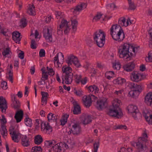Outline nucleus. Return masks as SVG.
<instances>
[{"label": "nucleus", "mask_w": 152, "mask_h": 152, "mask_svg": "<svg viewBox=\"0 0 152 152\" xmlns=\"http://www.w3.org/2000/svg\"><path fill=\"white\" fill-rule=\"evenodd\" d=\"M133 117L134 119L136 120L141 119L142 118L141 114L139 112V111L138 112H135L132 114Z\"/></svg>", "instance_id": "nucleus-36"}, {"label": "nucleus", "mask_w": 152, "mask_h": 152, "mask_svg": "<svg viewBox=\"0 0 152 152\" xmlns=\"http://www.w3.org/2000/svg\"><path fill=\"white\" fill-rule=\"evenodd\" d=\"M144 102L148 106L152 107V93H148L145 97Z\"/></svg>", "instance_id": "nucleus-16"}, {"label": "nucleus", "mask_w": 152, "mask_h": 152, "mask_svg": "<svg viewBox=\"0 0 152 152\" xmlns=\"http://www.w3.org/2000/svg\"><path fill=\"white\" fill-rule=\"evenodd\" d=\"M45 50L43 49H41L39 52V56L40 57H43L45 56Z\"/></svg>", "instance_id": "nucleus-60"}, {"label": "nucleus", "mask_w": 152, "mask_h": 152, "mask_svg": "<svg viewBox=\"0 0 152 152\" xmlns=\"http://www.w3.org/2000/svg\"><path fill=\"white\" fill-rule=\"evenodd\" d=\"M25 124L27 126L31 127L32 125V120L28 117H26L24 119Z\"/></svg>", "instance_id": "nucleus-42"}, {"label": "nucleus", "mask_w": 152, "mask_h": 152, "mask_svg": "<svg viewBox=\"0 0 152 152\" xmlns=\"http://www.w3.org/2000/svg\"><path fill=\"white\" fill-rule=\"evenodd\" d=\"M136 147L138 150H142L144 148H146L147 147L146 143L145 141H143L141 140L138 139V142H137L136 144Z\"/></svg>", "instance_id": "nucleus-24"}, {"label": "nucleus", "mask_w": 152, "mask_h": 152, "mask_svg": "<svg viewBox=\"0 0 152 152\" xmlns=\"http://www.w3.org/2000/svg\"><path fill=\"white\" fill-rule=\"evenodd\" d=\"M144 76L139 73L137 72L134 71L132 72L130 75L131 79L133 82H138L141 81L144 78Z\"/></svg>", "instance_id": "nucleus-5"}, {"label": "nucleus", "mask_w": 152, "mask_h": 152, "mask_svg": "<svg viewBox=\"0 0 152 152\" xmlns=\"http://www.w3.org/2000/svg\"><path fill=\"white\" fill-rule=\"evenodd\" d=\"M18 133H17L15 131H13L12 132V138L14 142H18L19 140L18 139Z\"/></svg>", "instance_id": "nucleus-39"}, {"label": "nucleus", "mask_w": 152, "mask_h": 152, "mask_svg": "<svg viewBox=\"0 0 152 152\" xmlns=\"http://www.w3.org/2000/svg\"><path fill=\"white\" fill-rule=\"evenodd\" d=\"M75 58H76V56L72 55H70L68 57L67 60L66 61V62L69 66H70L73 63V61H74V59H75Z\"/></svg>", "instance_id": "nucleus-35"}, {"label": "nucleus", "mask_w": 152, "mask_h": 152, "mask_svg": "<svg viewBox=\"0 0 152 152\" xmlns=\"http://www.w3.org/2000/svg\"><path fill=\"white\" fill-rule=\"evenodd\" d=\"M88 91L90 92H93L94 91L95 93H98L99 89L95 85L89 86L88 87Z\"/></svg>", "instance_id": "nucleus-34"}, {"label": "nucleus", "mask_w": 152, "mask_h": 152, "mask_svg": "<svg viewBox=\"0 0 152 152\" xmlns=\"http://www.w3.org/2000/svg\"><path fill=\"white\" fill-rule=\"evenodd\" d=\"M126 81L125 79L121 77H118L116 79H115L113 81V83L116 84L122 85Z\"/></svg>", "instance_id": "nucleus-32"}, {"label": "nucleus", "mask_w": 152, "mask_h": 152, "mask_svg": "<svg viewBox=\"0 0 152 152\" xmlns=\"http://www.w3.org/2000/svg\"><path fill=\"white\" fill-rule=\"evenodd\" d=\"M7 108V101L2 96H0V109L2 113H6Z\"/></svg>", "instance_id": "nucleus-11"}, {"label": "nucleus", "mask_w": 152, "mask_h": 152, "mask_svg": "<svg viewBox=\"0 0 152 152\" xmlns=\"http://www.w3.org/2000/svg\"><path fill=\"white\" fill-rule=\"evenodd\" d=\"M21 36L20 33L18 31H14L12 33V39L16 43L20 44Z\"/></svg>", "instance_id": "nucleus-18"}, {"label": "nucleus", "mask_w": 152, "mask_h": 152, "mask_svg": "<svg viewBox=\"0 0 152 152\" xmlns=\"http://www.w3.org/2000/svg\"><path fill=\"white\" fill-rule=\"evenodd\" d=\"M129 113H130L132 114L135 112H138V110L137 106L133 105H129L126 108Z\"/></svg>", "instance_id": "nucleus-26"}, {"label": "nucleus", "mask_w": 152, "mask_h": 152, "mask_svg": "<svg viewBox=\"0 0 152 152\" xmlns=\"http://www.w3.org/2000/svg\"><path fill=\"white\" fill-rule=\"evenodd\" d=\"M36 42L34 39H32L31 40V47L33 49H35L37 47L35 45Z\"/></svg>", "instance_id": "nucleus-57"}, {"label": "nucleus", "mask_w": 152, "mask_h": 152, "mask_svg": "<svg viewBox=\"0 0 152 152\" xmlns=\"http://www.w3.org/2000/svg\"><path fill=\"white\" fill-rule=\"evenodd\" d=\"M47 72H46L44 74H42V77L41 79V80L42 81H45V80H48V76L47 74Z\"/></svg>", "instance_id": "nucleus-58"}, {"label": "nucleus", "mask_w": 152, "mask_h": 152, "mask_svg": "<svg viewBox=\"0 0 152 152\" xmlns=\"http://www.w3.org/2000/svg\"><path fill=\"white\" fill-rule=\"evenodd\" d=\"M113 104V106L110 107L107 114L109 116L120 118L123 115L121 109L119 107L121 101L118 99Z\"/></svg>", "instance_id": "nucleus-2"}, {"label": "nucleus", "mask_w": 152, "mask_h": 152, "mask_svg": "<svg viewBox=\"0 0 152 152\" xmlns=\"http://www.w3.org/2000/svg\"><path fill=\"white\" fill-rule=\"evenodd\" d=\"M125 22L126 19L124 18H121L118 20V25H120L121 27L124 26Z\"/></svg>", "instance_id": "nucleus-44"}, {"label": "nucleus", "mask_w": 152, "mask_h": 152, "mask_svg": "<svg viewBox=\"0 0 152 152\" xmlns=\"http://www.w3.org/2000/svg\"><path fill=\"white\" fill-rule=\"evenodd\" d=\"M113 39L115 41L120 42L122 41L125 38V34L121 27H120L119 31L115 34L111 35Z\"/></svg>", "instance_id": "nucleus-4"}, {"label": "nucleus", "mask_w": 152, "mask_h": 152, "mask_svg": "<svg viewBox=\"0 0 152 152\" xmlns=\"http://www.w3.org/2000/svg\"><path fill=\"white\" fill-rule=\"evenodd\" d=\"M142 135V137H139L138 139L139 140L141 139V140H143V141H144L145 143L147 142H148L147 138L148 137L145 130L144 131V132L143 133Z\"/></svg>", "instance_id": "nucleus-38"}, {"label": "nucleus", "mask_w": 152, "mask_h": 152, "mask_svg": "<svg viewBox=\"0 0 152 152\" xmlns=\"http://www.w3.org/2000/svg\"><path fill=\"white\" fill-rule=\"evenodd\" d=\"M102 15L100 13H98L93 18V20L97 21L100 19Z\"/></svg>", "instance_id": "nucleus-61"}, {"label": "nucleus", "mask_w": 152, "mask_h": 152, "mask_svg": "<svg viewBox=\"0 0 152 152\" xmlns=\"http://www.w3.org/2000/svg\"><path fill=\"white\" fill-rule=\"evenodd\" d=\"M128 86L132 90L129 92L128 96L133 98L138 95L143 89L142 85H137L133 82L129 83Z\"/></svg>", "instance_id": "nucleus-3"}, {"label": "nucleus", "mask_w": 152, "mask_h": 152, "mask_svg": "<svg viewBox=\"0 0 152 152\" xmlns=\"http://www.w3.org/2000/svg\"><path fill=\"white\" fill-rule=\"evenodd\" d=\"M74 77L75 78L76 82L77 84L79 83L81 79V75H75L74 76Z\"/></svg>", "instance_id": "nucleus-49"}, {"label": "nucleus", "mask_w": 152, "mask_h": 152, "mask_svg": "<svg viewBox=\"0 0 152 152\" xmlns=\"http://www.w3.org/2000/svg\"><path fill=\"white\" fill-rule=\"evenodd\" d=\"M32 150L33 151L32 152H41L42 148L40 146H36L33 147Z\"/></svg>", "instance_id": "nucleus-47"}, {"label": "nucleus", "mask_w": 152, "mask_h": 152, "mask_svg": "<svg viewBox=\"0 0 152 152\" xmlns=\"http://www.w3.org/2000/svg\"><path fill=\"white\" fill-rule=\"evenodd\" d=\"M120 27H121V26L117 24L113 25L110 29V35H113V34L117 33L120 30Z\"/></svg>", "instance_id": "nucleus-23"}, {"label": "nucleus", "mask_w": 152, "mask_h": 152, "mask_svg": "<svg viewBox=\"0 0 152 152\" xmlns=\"http://www.w3.org/2000/svg\"><path fill=\"white\" fill-rule=\"evenodd\" d=\"M74 108L73 110V114L78 115L81 113V110L80 105L78 104L77 102L75 101L73 103Z\"/></svg>", "instance_id": "nucleus-19"}, {"label": "nucleus", "mask_w": 152, "mask_h": 152, "mask_svg": "<svg viewBox=\"0 0 152 152\" xmlns=\"http://www.w3.org/2000/svg\"><path fill=\"white\" fill-rule=\"evenodd\" d=\"M99 146V142H95L94 144V151L93 152H97L98 148Z\"/></svg>", "instance_id": "nucleus-56"}, {"label": "nucleus", "mask_w": 152, "mask_h": 152, "mask_svg": "<svg viewBox=\"0 0 152 152\" xmlns=\"http://www.w3.org/2000/svg\"><path fill=\"white\" fill-rule=\"evenodd\" d=\"M1 116L2 119H0L1 126V129H0V131L2 135L4 137V136H7V134L6 126L5 125V124L7 123V121L3 115H2Z\"/></svg>", "instance_id": "nucleus-6"}, {"label": "nucleus", "mask_w": 152, "mask_h": 152, "mask_svg": "<svg viewBox=\"0 0 152 152\" xmlns=\"http://www.w3.org/2000/svg\"><path fill=\"white\" fill-rule=\"evenodd\" d=\"M87 6L86 4L82 3L78 4L75 7L71 8L70 10L73 13L76 14L77 12H80L86 8Z\"/></svg>", "instance_id": "nucleus-9"}, {"label": "nucleus", "mask_w": 152, "mask_h": 152, "mask_svg": "<svg viewBox=\"0 0 152 152\" xmlns=\"http://www.w3.org/2000/svg\"><path fill=\"white\" fill-rule=\"evenodd\" d=\"M73 63L77 68H78L81 66L79 61L76 57V58H75V59H74V61H73Z\"/></svg>", "instance_id": "nucleus-51"}, {"label": "nucleus", "mask_w": 152, "mask_h": 152, "mask_svg": "<svg viewBox=\"0 0 152 152\" xmlns=\"http://www.w3.org/2000/svg\"><path fill=\"white\" fill-rule=\"evenodd\" d=\"M68 23L66 20L63 19L61 23V24L60 25L62 28H64L67 26H69L68 25Z\"/></svg>", "instance_id": "nucleus-45"}, {"label": "nucleus", "mask_w": 152, "mask_h": 152, "mask_svg": "<svg viewBox=\"0 0 152 152\" xmlns=\"http://www.w3.org/2000/svg\"><path fill=\"white\" fill-rule=\"evenodd\" d=\"M1 86L3 89H7L8 88L7 82L5 81L1 82Z\"/></svg>", "instance_id": "nucleus-54"}, {"label": "nucleus", "mask_w": 152, "mask_h": 152, "mask_svg": "<svg viewBox=\"0 0 152 152\" xmlns=\"http://www.w3.org/2000/svg\"><path fill=\"white\" fill-rule=\"evenodd\" d=\"M73 129H71L72 133L75 135L80 134L81 132V128L80 125L77 124H75L72 126Z\"/></svg>", "instance_id": "nucleus-17"}, {"label": "nucleus", "mask_w": 152, "mask_h": 152, "mask_svg": "<svg viewBox=\"0 0 152 152\" xmlns=\"http://www.w3.org/2000/svg\"><path fill=\"white\" fill-rule=\"evenodd\" d=\"M64 148L67 149L69 147L68 145L64 142H61L57 143V145H56L54 148L55 149H57L56 151V150L54 151V150L53 149L52 150V152H61L62 149Z\"/></svg>", "instance_id": "nucleus-12"}, {"label": "nucleus", "mask_w": 152, "mask_h": 152, "mask_svg": "<svg viewBox=\"0 0 152 152\" xmlns=\"http://www.w3.org/2000/svg\"><path fill=\"white\" fill-rule=\"evenodd\" d=\"M127 127L125 125H120L117 126L116 129H126Z\"/></svg>", "instance_id": "nucleus-62"}, {"label": "nucleus", "mask_w": 152, "mask_h": 152, "mask_svg": "<svg viewBox=\"0 0 152 152\" xmlns=\"http://www.w3.org/2000/svg\"><path fill=\"white\" fill-rule=\"evenodd\" d=\"M73 74L72 72L63 74L62 77L65 80V83L67 84L71 83L73 80Z\"/></svg>", "instance_id": "nucleus-13"}, {"label": "nucleus", "mask_w": 152, "mask_h": 152, "mask_svg": "<svg viewBox=\"0 0 152 152\" xmlns=\"http://www.w3.org/2000/svg\"><path fill=\"white\" fill-rule=\"evenodd\" d=\"M59 118L58 115H56L54 114H53L52 113H50L48 115L47 118L49 122L50 121L52 120L55 122H57V119L58 118Z\"/></svg>", "instance_id": "nucleus-28"}, {"label": "nucleus", "mask_w": 152, "mask_h": 152, "mask_svg": "<svg viewBox=\"0 0 152 152\" xmlns=\"http://www.w3.org/2000/svg\"><path fill=\"white\" fill-rule=\"evenodd\" d=\"M63 28L60 25L57 28V33L58 35H60L62 34Z\"/></svg>", "instance_id": "nucleus-59"}, {"label": "nucleus", "mask_w": 152, "mask_h": 152, "mask_svg": "<svg viewBox=\"0 0 152 152\" xmlns=\"http://www.w3.org/2000/svg\"><path fill=\"white\" fill-rule=\"evenodd\" d=\"M10 48H6L4 52L2 53V55L4 56H6L7 55L10 54Z\"/></svg>", "instance_id": "nucleus-52"}, {"label": "nucleus", "mask_w": 152, "mask_h": 152, "mask_svg": "<svg viewBox=\"0 0 152 152\" xmlns=\"http://www.w3.org/2000/svg\"><path fill=\"white\" fill-rule=\"evenodd\" d=\"M83 104L86 107H89L91 105L92 102L87 97V96H85L83 98Z\"/></svg>", "instance_id": "nucleus-27"}, {"label": "nucleus", "mask_w": 152, "mask_h": 152, "mask_svg": "<svg viewBox=\"0 0 152 152\" xmlns=\"http://www.w3.org/2000/svg\"><path fill=\"white\" fill-rule=\"evenodd\" d=\"M56 143L57 142L54 140L46 141L45 142V144L46 146L50 147H52L51 149L49 150V152H52V150H53V149L54 150V151L56 150V151L57 149H55L54 148L56 145H57Z\"/></svg>", "instance_id": "nucleus-15"}, {"label": "nucleus", "mask_w": 152, "mask_h": 152, "mask_svg": "<svg viewBox=\"0 0 152 152\" xmlns=\"http://www.w3.org/2000/svg\"><path fill=\"white\" fill-rule=\"evenodd\" d=\"M62 69L63 72V74L71 73L72 70V69L70 67H63Z\"/></svg>", "instance_id": "nucleus-41"}, {"label": "nucleus", "mask_w": 152, "mask_h": 152, "mask_svg": "<svg viewBox=\"0 0 152 152\" xmlns=\"http://www.w3.org/2000/svg\"><path fill=\"white\" fill-rule=\"evenodd\" d=\"M96 42L97 45L99 47H102L105 42V39H96L94 40Z\"/></svg>", "instance_id": "nucleus-37"}, {"label": "nucleus", "mask_w": 152, "mask_h": 152, "mask_svg": "<svg viewBox=\"0 0 152 152\" xmlns=\"http://www.w3.org/2000/svg\"><path fill=\"white\" fill-rule=\"evenodd\" d=\"M113 67L115 69L118 70H119L121 68L120 63L119 62L113 63Z\"/></svg>", "instance_id": "nucleus-46"}, {"label": "nucleus", "mask_w": 152, "mask_h": 152, "mask_svg": "<svg viewBox=\"0 0 152 152\" xmlns=\"http://www.w3.org/2000/svg\"><path fill=\"white\" fill-rule=\"evenodd\" d=\"M72 28L74 31H75L77 29V26L78 24V22L75 19L71 20Z\"/></svg>", "instance_id": "nucleus-43"}, {"label": "nucleus", "mask_w": 152, "mask_h": 152, "mask_svg": "<svg viewBox=\"0 0 152 152\" xmlns=\"http://www.w3.org/2000/svg\"><path fill=\"white\" fill-rule=\"evenodd\" d=\"M106 35L104 32L101 29H99L98 31H96L93 35L94 40L105 39Z\"/></svg>", "instance_id": "nucleus-10"}, {"label": "nucleus", "mask_w": 152, "mask_h": 152, "mask_svg": "<svg viewBox=\"0 0 152 152\" xmlns=\"http://www.w3.org/2000/svg\"><path fill=\"white\" fill-rule=\"evenodd\" d=\"M87 97H88L89 99L91 102L95 101L98 99L97 97L92 94H90L88 96H87Z\"/></svg>", "instance_id": "nucleus-50"}, {"label": "nucleus", "mask_w": 152, "mask_h": 152, "mask_svg": "<svg viewBox=\"0 0 152 152\" xmlns=\"http://www.w3.org/2000/svg\"><path fill=\"white\" fill-rule=\"evenodd\" d=\"M91 121V117L89 115L84 117L81 120L83 124L85 125L90 123Z\"/></svg>", "instance_id": "nucleus-31"}, {"label": "nucleus", "mask_w": 152, "mask_h": 152, "mask_svg": "<svg viewBox=\"0 0 152 152\" xmlns=\"http://www.w3.org/2000/svg\"><path fill=\"white\" fill-rule=\"evenodd\" d=\"M69 115L67 114L63 115L62 119L60 120L61 125L64 126L65 124L67 122V119Z\"/></svg>", "instance_id": "nucleus-40"}, {"label": "nucleus", "mask_w": 152, "mask_h": 152, "mask_svg": "<svg viewBox=\"0 0 152 152\" xmlns=\"http://www.w3.org/2000/svg\"><path fill=\"white\" fill-rule=\"evenodd\" d=\"M43 141V138L41 135H38L35 137L34 142L37 145L40 144Z\"/></svg>", "instance_id": "nucleus-33"}, {"label": "nucleus", "mask_w": 152, "mask_h": 152, "mask_svg": "<svg viewBox=\"0 0 152 152\" xmlns=\"http://www.w3.org/2000/svg\"><path fill=\"white\" fill-rule=\"evenodd\" d=\"M135 64L133 62H129L123 66L124 70L127 72L132 71L135 67Z\"/></svg>", "instance_id": "nucleus-22"}, {"label": "nucleus", "mask_w": 152, "mask_h": 152, "mask_svg": "<svg viewBox=\"0 0 152 152\" xmlns=\"http://www.w3.org/2000/svg\"><path fill=\"white\" fill-rule=\"evenodd\" d=\"M129 3V8L131 10H134L136 8V6L134 4V2L132 1L130 2Z\"/></svg>", "instance_id": "nucleus-48"}, {"label": "nucleus", "mask_w": 152, "mask_h": 152, "mask_svg": "<svg viewBox=\"0 0 152 152\" xmlns=\"http://www.w3.org/2000/svg\"><path fill=\"white\" fill-rule=\"evenodd\" d=\"M21 144L24 147H28L30 145L29 139L26 135H23L21 138Z\"/></svg>", "instance_id": "nucleus-25"}, {"label": "nucleus", "mask_w": 152, "mask_h": 152, "mask_svg": "<svg viewBox=\"0 0 152 152\" xmlns=\"http://www.w3.org/2000/svg\"><path fill=\"white\" fill-rule=\"evenodd\" d=\"M43 33L44 37L48 42H52V30L51 29L45 28L43 29Z\"/></svg>", "instance_id": "nucleus-7"}, {"label": "nucleus", "mask_w": 152, "mask_h": 152, "mask_svg": "<svg viewBox=\"0 0 152 152\" xmlns=\"http://www.w3.org/2000/svg\"><path fill=\"white\" fill-rule=\"evenodd\" d=\"M41 93L42 96V105L44 104H46L47 102V98L49 96V95L48 93L44 91H42Z\"/></svg>", "instance_id": "nucleus-29"}, {"label": "nucleus", "mask_w": 152, "mask_h": 152, "mask_svg": "<svg viewBox=\"0 0 152 152\" xmlns=\"http://www.w3.org/2000/svg\"><path fill=\"white\" fill-rule=\"evenodd\" d=\"M73 91L74 93L77 96H81L82 95V91L81 90H78L77 91L76 88H74Z\"/></svg>", "instance_id": "nucleus-55"}, {"label": "nucleus", "mask_w": 152, "mask_h": 152, "mask_svg": "<svg viewBox=\"0 0 152 152\" xmlns=\"http://www.w3.org/2000/svg\"><path fill=\"white\" fill-rule=\"evenodd\" d=\"M23 113L22 110H20L16 111L14 118L17 123H19L21 121L23 118Z\"/></svg>", "instance_id": "nucleus-20"}, {"label": "nucleus", "mask_w": 152, "mask_h": 152, "mask_svg": "<svg viewBox=\"0 0 152 152\" xmlns=\"http://www.w3.org/2000/svg\"><path fill=\"white\" fill-rule=\"evenodd\" d=\"M26 19L25 18H22L21 20V26H23V28L26 27L27 25V23L26 22Z\"/></svg>", "instance_id": "nucleus-53"}, {"label": "nucleus", "mask_w": 152, "mask_h": 152, "mask_svg": "<svg viewBox=\"0 0 152 152\" xmlns=\"http://www.w3.org/2000/svg\"><path fill=\"white\" fill-rule=\"evenodd\" d=\"M11 100L12 102L15 109H19L20 107V104L19 101L16 99V97L14 94L11 95Z\"/></svg>", "instance_id": "nucleus-21"}, {"label": "nucleus", "mask_w": 152, "mask_h": 152, "mask_svg": "<svg viewBox=\"0 0 152 152\" xmlns=\"http://www.w3.org/2000/svg\"><path fill=\"white\" fill-rule=\"evenodd\" d=\"M107 100L104 98L97 101L96 106L98 110H101L107 107Z\"/></svg>", "instance_id": "nucleus-8"}, {"label": "nucleus", "mask_w": 152, "mask_h": 152, "mask_svg": "<svg viewBox=\"0 0 152 152\" xmlns=\"http://www.w3.org/2000/svg\"><path fill=\"white\" fill-rule=\"evenodd\" d=\"M106 6L107 7H110L111 8L114 9L117 8V7L115 5V4L113 3L107 4L106 5Z\"/></svg>", "instance_id": "nucleus-63"}, {"label": "nucleus", "mask_w": 152, "mask_h": 152, "mask_svg": "<svg viewBox=\"0 0 152 152\" xmlns=\"http://www.w3.org/2000/svg\"><path fill=\"white\" fill-rule=\"evenodd\" d=\"M137 47H135L134 44L126 43L123 45L120 46L118 48L119 56L126 59V61L130 60V57L132 56L133 54L131 52H135V49H137Z\"/></svg>", "instance_id": "nucleus-1"}, {"label": "nucleus", "mask_w": 152, "mask_h": 152, "mask_svg": "<svg viewBox=\"0 0 152 152\" xmlns=\"http://www.w3.org/2000/svg\"><path fill=\"white\" fill-rule=\"evenodd\" d=\"M35 8V7L33 4H29L27 11L28 13L31 15L33 16L35 15H36V12Z\"/></svg>", "instance_id": "nucleus-30"}, {"label": "nucleus", "mask_w": 152, "mask_h": 152, "mask_svg": "<svg viewBox=\"0 0 152 152\" xmlns=\"http://www.w3.org/2000/svg\"><path fill=\"white\" fill-rule=\"evenodd\" d=\"M20 53L18 54V57L21 59H22L24 58V53L22 51L20 50Z\"/></svg>", "instance_id": "nucleus-64"}, {"label": "nucleus", "mask_w": 152, "mask_h": 152, "mask_svg": "<svg viewBox=\"0 0 152 152\" xmlns=\"http://www.w3.org/2000/svg\"><path fill=\"white\" fill-rule=\"evenodd\" d=\"M41 125L42 130L45 131L49 134L52 132V128L48 122L47 123L42 122Z\"/></svg>", "instance_id": "nucleus-14"}]
</instances>
